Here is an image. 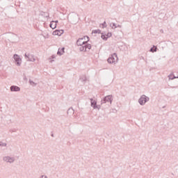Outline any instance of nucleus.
Instances as JSON below:
<instances>
[{
	"instance_id": "a211bd4d",
	"label": "nucleus",
	"mask_w": 178,
	"mask_h": 178,
	"mask_svg": "<svg viewBox=\"0 0 178 178\" xmlns=\"http://www.w3.org/2000/svg\"><path fill=\"white\" fill-rule=\"evenodd\" d=\"M0 145H2V144H1V143H0Z\"/></svg>"
},
{
	"instance_id": "7ed1b4c3",
	"label": "nucleus",
	"mask_w": 178,
	"mask_h": 178,
	"mask_svg": "<svg viewBox=\"0 0 178 178\" xmlns=\"http://www.w3.org/2000/svg\"><path fill=\"white\" fill-rule=\"evenodd\" d=\"M111 37H112V33H108L107 34H104V33L102 34V38L104 41H106V40H108V38H111Z\"/></svg>"
},
{
	"instance_id": "dca6fc26",
	"label": "nucleus",
	"mask_w": 178,
	"mask_h": 178,
	"mask_svg": "<svg viewBox=\"0 0 178 178\" xmlns=\"http://www.w3.org/2000/svg\"><path fill=\"white\" fill-rule=\"evenodd\" d=\"M156 51V47H155V49L154 48L151 49V52H155Z\"/></svg>"
},
{
	"instance_id": "f257e3e1",
	"label": "nucleus",
	"mask_w": 178,
	"mask_h": 178,
	"mask_svg": "<svg viewBox=\"0 0 178 178\" xmlns=\"http://www.w3.org/2000/svg\"><path fill=\"white\" fill-rule=\"evenodd\" d=\"M88 41V37H83L81 38L78 39L76 42V44L79 47H83L84 44H86V42Z\"/></svg>"
},
{
	"instance_id": "ddd939ff",
	"label": "nucleus",
	"mask_w": 178,
	"mask_h": 178,
	"mask_svg": "<svg viewBox=\"0 0 178 178\" xmlns=\"http://www.w3.org/2000/svg\"><path fill=\"white\" fill-rule=\"evenodd\" d=\"M100 33H101V30L99 29L93 30L92 31V34H100Z\"/></svg>"
},
{
	"instance_id": "6e6552de",
	"label": "nucleus",
	"mask_w": 178,
	"mask_h": 178,
	"mask_svg": "<svg viewBox=\"0 0 178 178\" xmlns=\"http://www.w3.org/2000/svg\"><path fill=\"white\" fill-rule=\"evenodd\" d=\"M25 56L29 59V60H31V62H34V60H35V58H34V56H33L31 54H25Z\"/></svg>"
},
{
	"instance_id": "f8f14e48",
	"label": "nucleus",
	"mask_w": 178,
	"mask_h": 178,
	"mask_svg": "<svg viewBox=\"0 0 178 178\" xmlns=\"http://www.w3.org/2000/svg\"><path fill=\"white\" fill-rule=\"evenodd\" d=\"M104 99L106 102H112V96L111 95L106 96Z\"/></svg>"
},
{
	"instance_id": "2eb2a0df",
	"label": "nucleus",
	"mask_w": 178,
	"mask_h": 178,
	"mask_svg": "<svg viewBox=\"0 0 178 178\" xmlns=\"http://www.w3.org/2000/svg\"><path fill=\"white\" fill-rule=\"evenodd\" d=\"M5 160L7 161L8 162H13V159H12L6 158Z\"/></svg>"
},
{
	"instance_id": "f3484780",
	"label": "nucleus",
	"mask_w": 178,
	"mask_h": 178,
	"mask_svg": "<svg viewBox=\"0 0 178 178\" xmlns=\"http://www.w3.org/2000/svg\"><path fill=\"white\" fill-rule=\"evenodd\" d=\"M97 103H92V106H93V108H95V105Z\"/></svg>"
},
{
	"instance_id": "1a4fd4ad",
	"label": "nucleus",
	"mask_w": 178,
	"mask_h": 178,
	"mask_svg": "<svg viewBox=\"0 0 178 178\" xmlns=\"http://www.w3.org/2000/svg\"><path fill=\"white\" fill-rule=\"evenodd\" d=\"M58 23V21H52L50 24V27L51 29H56V24Z\"/></svg>"
},
{
	"instance_id": "39448f33",
	"label": "nucleus",
	"mask_w": 178,
	"mask_h": 178,
	"mask_svg": "<svg viewBox=\"0 0 178 178\" xmlns=\"http://www.w3.org/2000/svg\"><path fill=\"white\" fill-rule=\"evenodd\" d=\"M147 102V97L145 95H143L140 99H139V104L140 105H144Z\"/></svg>"
},
{
	"instance_id": "20e7f679",
	"label": "nucleus",
	"mask_w": 178,
	"mask_h": 178,
	"mask_svg": "<svg viewBox=\"0 0 178 178\" xmlns=\"http://www.w3.org/2000/svg\"><path fill=\"white\" fill-rule=\"evenodd\" d=\"M64 31L63 30H56L54 31H53L52 34L54 35H58V37H60V35H62V34H63Z\"/></svg>"
},
{
	"instance_id": "0eeeda50",
	"label": "nucleus",
	"mask_w": 178,
	"mask_h": 178,
	"mask_svg": "<svg viewBox=\"0 0 178 178\" xmlns=\"http://www.w3.org/2000/svg\"><path fill=\"white\" fill-rule=\"evenodd\" d=\"M14 59L17 62V64L18 65V66H19L20 63H22V59L20 58V57H19L18 55H14Z\"/></svg>"
},
{
	"instance_id": "4468645a",
	"label": "nucleus",
	"mask_w": 178,
	"mask_h": 178,
	"mask_svg": "<svg viewBox=\"0 0 178 178\" xmlns=\"http://www.w3.org/2000/svg\"><path fill=\"white\" fill-rule=\"evenodd\" d=\"M100 27L102 29H105V27H106V22H104L102 24H100Z\"/></svg>"
},
{
	"instance_id": "9b49d317",
	"label": "nucleus",
	"mask_w": 178,
	"mask_h": 178,
	"mask_svg": "<svg viewBox=\"0 0 178 178\" xmlns=\"http://www.w3.org/2000/svg\"><path fill=\"white\" fill-rule=\"evenodd\" d=\"M10 90L11 91H20V88H19L17 86H11Z\"/></svg>"
},
{
	"instance_id": "9d476101",
	"label": "nucleus",
	"mask_w": 178,
	"mask_h": 178,
	"mask_svg": "<svg viewBox=\"0 0 178 178\" xmlns=\"http://www.w3.org/2000/svg\"><path fill=\"white\" fill-rule=\"evenodd\" d=\"M58 55H63V54H65V48H60L58 49Z\"/></svg>"
},
{
	"instance_id": "423d86ee",
	"label": "nucleus",
	"mask_w": 178,
	"mask_h": 178,
	"mask_svg": "<svg viewBox=\"0 0 178 178\" xmlns=\"http://www.w3.org/2000/svg\"><path fill=\"white\" fill-rule=\"evenodd\" d=\"M90 48H91V44H88L85 47H81L80 51H90Z\"/></svg>"
},
{
	"instance_id": "f03ea898",
	"label": "nucleus",
	"mask_w": 178,
	"mask_h": 178,
	"mask_svg": "<svg viewBox=\"0 0 178 178\" xmlns=\"http://www.w3.org/2000/svg\"><path fill=\"white\" fill-rule=\"evenodd\" d=\"M108 63H115L118 62V56L116 54H113L110 58H108Z\"/></svg>"
}]
</instances>
